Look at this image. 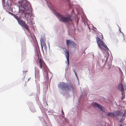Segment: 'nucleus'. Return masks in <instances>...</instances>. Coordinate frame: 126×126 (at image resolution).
<instances>
[{
  "mask_svg": "<svg viewBox=\"0 0 126 126\" xmlns=\"http://www.w3.org/2000/svg\"><path fill=\"white\" fill-rule=\"evenodd\" d=\"M93 106L94 107H97L100 109L103 112L104 111V107L101 105H99L98 104L95 102L93 104Z\"/></svg>",
  "mask_w": 126,
  "mask_h": 126,
  "instance_id": "obj_8",
  "label": "nucleus"
},
{
  "mask_svg": "<svg viewBox=\"0 0 126 126\" xmlns=\"http://www.w3.org/2000/svg\"><path fill=\"white\" fill-rule=\"evenodd\" d=\"M56 15L59 20L64 22H66L71 20L70 17H64L59 13H57Z\"/></svg>",
  "mask_w": 126,
  "mask_h": 126,
  "instance_id": "obj_3",
  "label": "nucleus"
},
{
  "mask_svg": "<svg viewBox=\"0 0 126 126\" xmlns=\"http://www.w3.org/2000/svg\"><path fill=\"white\" fill-rule=\"evenodd\" d=\"M118 88L119 90H120L122 92V94L123 95V92L124 91V86L123 84H119L118 86Z\"/></svg>",
  "mask_w": 126,
  "mask_h": 126,
  "instance_id": "obj_11",
  "label": "nucleus"
},
{
  "mask_svg": "<svg viewBox=\"0 0 126 126\" xmlns=\"http://www.w3.org/2000/svg\"><path fill=\"white\" fill-rule=\"evenodd\" d=\"M66 44L68 48V47L74 48L76 47V44L74 42L70 40H66Z\"/></svg>",
  "mask_w": 126,
  "mask_h": 126,
  "instance_id": "obj_7",
  "label": "nucleus"
},
{
  "mask_svg": "<svg viewBox=\"0 0 126 126\" xmlns=\"http://www.w3.org/2000/svg\"><path fill=\"white\" fill-rule=\"evenodd\" d=\"M119 70H120V71L121 72H122V71L121 70V69H120V68H119Z\"/></svg>",
  "mask_w": 126,
  "mask_h": 126,
  "instance_id": "obj_21",
  "label": "nucleus"
},
{
  "mask_svg": "<svg viewBox=\"0 0 126 126\" xmlns=\"http://www.w3.org/2000/svg\"><path fill=\"white\" fill-rule=\"evenodd\" d=\"M39 69L35 67V76L36 78H39L40 77V75L39 74Z\"/></svg>",
  "mask_w": 126,
  "mask_h": 126,
  "instance_id": "obj_10",
  "label": "nucleus"
},
{
  "mask_svg": "<svg viewBox=\"0 0 126 126\" xmlns=\"http://www.w3.org/2000/svg\"><path fill=\"white\" fill-rule=\"evenodd\" d=\"M106 115L107 116H109L111 117H113L115 116V115L114 114L111 112H109L108 113H107Z\"/></svg>",
  "mask_w": 126,
  "mask_h": 126,
  "instance_id": "obj_13",
  "label": "nucleus"
},
{
  "mask_svg": "<svg viewBox=\"0 0 126 126\" xmlns=\"http://www.w3.org/2000/svg\"><path fill=\"white\" fill-rule=\"evenodd\" d=\"M62 114L63 115L64 114V113L63 112V109H62Z\"/></svg>",
  "mask_w": 126,
  "mask_h": 126,
  "instance_id": "obj_17",
  "label": "nucleus"
},
{
  "mask_svg": "<svg viewBox=\"0 0 126 126\" xmlns=\"http://www.w3.org/2000/svg\"><path fill=\"white\" fill-rule=\"evenodd\" d=\"M67 0L68 1V2H69V0Z\"/></svg>",
  "mask_w": 126,
  "mask_h": 126,
  "instance_id": "obj_22",
  "label": "nucleus"
},
{
  "mask_svg": "<svg viewBox=\"0 0 126 126\" xmlns=\"http://www.w3.org/2000/svg\"><path fill=\"white\" fill-rule=\"evenodd\" d=\"M117 115L118 116V115H119V112H117Z\"/></svg>",
  "mask_w": 126,
  "mask_h": 126,
  "instance_id": "obj_20",
  "label": "nucleus"
},
{
  "mask_svg": "<svg viewBox=\"0 0 126 126\" xmlns=\"http://www.w3.org/2000/svg\"><path fill=\"white\" fill-rule=\"evenodd\" d=\"M39 63L40 67V68L42 69L43 67L44 71L46 73H47V74H48V73H47L48 72V68L43 59L41 58H40L39 60Z\"/></svg>",
  "mask_w": 126,
  "mask_h": 126,
  "instance_id": "obj_5",
  "label": "nucleus"
},
{
  "mask_svg": "<svg viewBox=\"0 0 126 126\" xmlns=\"http://www.w3.org/2000/svg\"><path fill=\"white\" fill-rule=\"evenodd\" d=\"M96 42L97 43L98 46L99 48L102 49V48H104V49L108 50L109 49L107 47L106 45L100 39L99 37L96 38Z\"/></svg>",
  "mask_w": 126,
  "mask_h": 126,
  "instance_id": "obj_2",
  "label": "nucleus"
},
{
  "mask_svg": "<svg viewBox=\"0 0 126 126\" xmlns=\"http://www.w3.org/2000/svg\"><path fill=\"white\" fill-rule=\"evenodd\" d=\"M24 14L25 17L28 20L29 17V13L28 12H25L24 13Z\"/></svg>",
  "mask_w": 126,
  "mask_h": 126,
  "instance_id": "obj_12",
  "label": "nucleus"
},
{
  "mask_svg": "<svg viewBox=\"0 0 126 126\" xmlns=\"http://www.w3.org/2000/svg\"><path fill=\"white\" fill-rule=\"evenodd\" d=\"M25 0V1H18L19 5L23 8L25 10H28L29 9V5H30V3L29 2L26 1V0Z\"/></svg>",
  "mask_w": 126,
  "mask_h": 126,
  "instance_id": "obj_4",
  "label": "nucleus"
},
{
  "mask_svg": "<svg viewBox=\"0 0 126 126\" xmlns=\"http://www.w3.org/2000/svg\"><path fill=\"white\" fill-rule=\"evenodd\" d=\"M13 16L15 17V18L17 20L18 22L19 20L20 19H19V18L16 15L13 14Z\"/></svg>",
  "mask_w": 126,
  "mask_h": 126,
  "instance_id": "obj_15",
  "label": "nucleus"
},
{
  "mask_svg": "<svg viewBox=\"0 0 126 126\" xmlns=\"http://www.w3.org/2000/svg\"><path fill=\"white\" fill-rule=\"evenodd\" d=\"M42 44L43 46H46V44L45 43V42L43 41V39H42Z\"/></svg>",
  "mask_w": 126,
  "mask_h": 126,
  "instance_id": "obj_16",
  "label": "nucleus"
},
{
  "mask_svg": "<svg viewBox=\"0 0 126 126\" xmlns=\"http://www.w3.org/2000/svg\"><path fill=\"white\" fill-rule=\"evenodd\" d=\"M65 51H64V52H65V55L67 59V61L68 62V64L69 63V53L68 49H67L66 48L64 49Z\"/></svg>",
  "mask_w": 126,
  "mask_h": 126,
  "instance_id": "obj_9",
  "label": "nucleus"
},
{
  "mask_svg": "<svg viewBox=\"0 0 126 126\" xmlns=\"http://www.w3.org/2000/svg\"><path fill=\"white\" fill-rule=\"evenodd\" d=\"M74 70V72L75 73V75H76V76L77 77V74H76V72H75V70Z\"/></svg>",
  "mask_w": 126,
  "mask_h": 126,
  "instance_id": "obj_18",
  "label": "nucleus"
},
{
  "mask_svg": "<svg viewBox=\"0 0 126 126\" xmlns=\"http://www.w3.org/2000/svg\"><path fill=\"white\" fill-rule=\"evenodd\" d=\"M18 24L22 27H23L27 30L28 32L30 31L28 26L26 24L25 22L24 21L20 19L18 22Z\"/></svg>",
  "mask_w": 126,
  "mask_h": 126,
  "instance_id": "obj_6",
  "label": "nucleus"
},
{
  "mask_svg": "<svg viewBox=\"0 0 126 126\" xmlns=\"http://www.w3.org/2000/svg\"><path fill=\"white\" fill-rule=\"evenodd\" d=\"M58 86L60 88L66 91L73 90L74 89L72 85L63 82H61L59 83Z\"/></svg>",
  "mask_w": 126,
  "mask_h": 126,
  "instance_id": "obj_1",
  "label": "nucleus"
},
{
  "mask_svg": "<svg viewBox=\"0 0 126 126\" xmlns=\"http://www.w3.org/2000/svg\"><path fill=\"white\" fill-rule=\"evenodd\" d=\"M125 115L124 114H123L122 115V118H121V120H120V122H121L124 120L125 118Z\"/></svg>",
  "mask_w": 126,
  "mask_h": 126,
  "instance_id": "obj_14",
  "label": "nucleus"
},
{
  "mask_svg": "<svg viewBox=\"0 0 126 126\" xmlns=\"http://www.w3.org/2000/svg\"><path fill=\"white\" fill-rule=\"evenodd\" d=\"M124 89H125V90L126 91V86H124Z\"/></svg>",
  "mask_w": 126,
  "mask_h": 126,
  "instance_id": "obj_19",
  "label": "nucleus"
}]
</instances>
